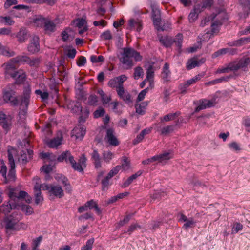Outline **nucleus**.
<instances>
[{"label": "nucleus", "instance_id": "nucleus-1", "mask_svg": "<svg viewBox=\"0 0 250 250\" xmlns=\"http://www.w3.org/2000/svg\"><path fill=\"white\" fill-rule=\"evenodd\" d=\"M10 200L6 204H2L0 207V211L7 214L12 209L17 208L20 206L21 201L25 198L27 203H30L32 198L24 191H20L17 192L15 189H11L8 193Z\"/></svg>", "mask_w": 250, "mask_h": 250}, {"label": "nucleus", "instance_id": "nucleus-2", "mask_svg": "<svg viewBox=\"0 0 250 250\" xmlns=\"http://www.w3.org/2000/svg\"><path fill=\"white\" fill-rule=\"evenodd\" d=\"M132 58H133L136 62L141 61L143 58L140 53L133 48L130 47L123 48L121 61L123 64L125 65L126 69H131L134 65Z\"/></svg>", "mask_w": 250, "mask_h": 250}, {"label": "nucleus", "instance_id": "nucleus-3", "mask_svg": "<svg viewBox=\"0 0 250 250\" xmlns=\"http://www.w3.org/2000/svg\"><path fill=\"white\" fill-rule=\"evenodd\" d=\"M250 63L249 57H244L238 61L232 62L227 67L222 68V73H228L229 71H236L240 69H245Z\"/></svg>", "mask_w": 250, "mask_h": 250}, {"label": "nucleus", "instance_id": "nucleus-4", "mask_svg": "<svg viewBox=\"0 0 250 250\" xmlns=\"http://www.w3.org/2000/svg\"><path fill=\"white\" fill-rule=\"evenodd\" d=\"M159 40L160 42L166 47H170L174 42L178 46V49H180L183 41V35L180 33H178L174 39L172 37L168 36L161 37L160 38Z\"/></svg>", "mask_w": 250, "mask_h": 250}, {"label": "nucleus", "instance_id": "nucleus-5", "mask_svg": "<svg viewBox=\"0 0 250 250\" xmlns=\"http://www.w3.org/2000/svg\"><path fill=\"white\" fill-rule=\"evenodd\" d=\"M31 90L28 86L25 87L22 95L19 97L20 108L23 111H26L30 102Z\"/></svg>", "mask_w": 250, "mask_h": 250}, {"label": "nucleus", "instance_id": "nucleus-6", "mask_svg": "<svg viewBox=\"0 0 250 250\" xmlns=\"http://www.w3.org/2000/svg\"><path fill=\"white\" fill-rule=\"evenodd\" d=\"M3 98L6 102H10L14 106L17 105L19 100L15 97V92L10 88L6 89L3 91Z\"/></svg>", "mask_w": 250, "mask_h": 250}, {"label": "nucleus", "instance_id": "nucleus-7", "mask_svg": "<svg viewBox=\"0 0 250 250\" xmlns=\"http://www.w3.org/2000/svg\"><path fill=\"white\" fill-rule=\"evenodd\" d=\"M19 222V219L13 215L7 216L4 219L3 224L7 230H12L16 229V225Z\"/></svg>", "mask_w": 250, "mask_h": 250}, {"label": "nucleus", "instance_id": "nucleus-8", "mask_svg": "<svg viewBox=\"0 0 250 250\" xmlns=\"http://www.w3.org/2000/svg\"><path fill=\"white\" fill-rule=\"evenodd\" d=\"M2 66L4 67V73L6 77L10 76L15 78L17 77L19 72L15 71V64L14 62H11V59L6 63L3 64Z\"/></svg>", "mask_w": 250, "mask_h": 250}, {"label": "nucleus", "instance_id": "nucleus-9", "mask_svg": "<svg viewBox=\"0 0 250 250\" xmlns=\"http://www.w3.org/2000/svg\"><path fill=\"white\" fill-rule=\"evenodd\" d=\"M39 41V38L37 36H34L30 40L27 50L30 53L34 54L40 51V45Z\"/></svg>", "mask_w": 250, "mask_h": 250}, {"label": "nucleus", "instance_id": "nucleus-10", "mask_svg": "<svg viewBox=\"0 0 250 250\" xmlns=\"http://www.w3.org/2000/svg\"><path fill=\"white\" fill-rule=\"evenodd\" d=\"M86 158L84 154H82L78 162H76L73 158L74 162H70V163L75 170L82 172L83 169L86 167Z\"/></svg>", "mask_w": 250, "mask_h": 250}, {"label": "nucleus", "instance_id": "nucleus-11", "mask_svg": "<svg viewBox=\"0 0 250 250\" xmlns=\"http://www.w3.org/2000/svg\"><path fill=\"white\" fill-rule=\"evenodd\" d=\"M105 140L113 146H117L119 144V142L116 137L114 131L112 128H108L107 130Z\"/></svg>", "mask_w": 250, "mask_h": 250}, {"label": "nucleus", "instance_id": "nucleus-12", "mask_svg": "<svg viewBox=\"0 0 250 250\" xmlns=\"http://www.w3.org/2000/svg\"><path fill=\"white\" fill-rule=\"evenodd\" d=\"M63 139V135L61 131H58L57 133L56 137L52 139L47 141L46 144L49 147H57L62 144Z\"/></svg>", "mask_w": 250, "mask_h": 250}, {"label": "nucleus", "instance_id": "nucleus-13", "mask_svg": "<svg viewBox=\"0 0 250 250\" xmlns=\"http://www.w3.org/2000/svg\"><path fill=\"white\" fill-rule=\"evenodd\" d=\"M12 117L3 113H0V125L6 130L9 129L11 125Z\"/></svg>", "mask_w": 250, "mask_h": 250}, {"label": "nucleus", "instance_id": "nucleus-14", "mask_svg": "<svg viewBox=\"0 0 250 250\" xmlns=\"http://www.w3.org/2000/svg\"><path fill=\"white\" fill-rule=\"evenodd\" d=\"M214 105V104L213 101L207 99H202L199 101V105L196 107L195 111L197 112L201 110L210 107Z\"/></svg>", "mask_w": 250, "mask_h": 250}, {"label": "nucleus", "instance_id": "nucleus-15", "mask_svg": "<svg viewBox=\"0 0 250 250\" xmlns=\"http://www.w3.org/2000/svg\"><path fill=\"white\" fill-rule=\"evenodd\" d=\"M85 128L81 125L75 127L72 131V136H75L76 139L81 140L85 133Z\"/></svg>", "mask_w": 250, "mask_h": 250}, {"label": "nucleus", "instance_id": "nucleus-16", "mask_svg": "<svg viewBox=\"0 0 250 250\" xmlns=\"http://www.w3.org/2000/svg\"><path fill=\"white\" fill-rule=\"evenodd\" d=\"M49 193L57 198H62L64 196L63 191L61 186L50 185Z\"/></svg>", "mask_w": 250, "mask_h": 250}, {"label": "nucleus", "instance_id": "nucleus-17", "mask_svg": "<svg viewBox=\"0 0 250 250\" xmlns=\"http://www.w3.org/2000/svg\"><path fill=\"white\" fill-rule=\"evenodd\" d=\"M156 162L158 163H166L172 157V155L169 152H165L162 154L154 156Z\"/></svg>", "mask_w": 250, "mask_h": 250}, {"label": "nucleus", "instance_id": "nucleus-18", "mask_svg": "<svg viewBox=\"0 0 250 250\" xmlns=\"http://www.w3.org/2000/svg\"><path fill=\"white\" fill-rule=\"evenodd\" d=\"M205 62L204 58L198 59L197 57H193L188 61V69H191L195 67L199 66Z\"/></svg>", "mask_w": 250, "mask_h": 250}, {"label": "nucleus", "instance_id": "nucleus-19", "mask_svg": "<svg viewBox=\"0 0 250 250\" xmlns=\"http://www.w3.org/2000/svg\"><path fill=\"white\" fill-rule=\"evenodd\" d=\"M169 64L166 62L163 68L161 77L165 82L167 83L170 81V71L169 69Z\"/></svg>", "mask_w": 250, "mask_h": 250}, {"label": "nucleus", "instance_id": "nucleus-20", "mask_svg": "<svg viewBox=\"0 0 250 250\" xmlns=\"http://www.w3.org/2000/svg\"><path fill=\"white\" fill-rule=\"evenodd\" d=\"M142 24L139 20L130 19L128 21V27L130 30L136 29L139 32L142 29Z\"/></svg>", "mask_w": 250, "mask_h": 250}, {"label": "nucleus", "instance_id": "nucleus-21", "mask_svg": "<svg viewBox=\"0 0 250 250\" xmlns=\"http://www.w3.org/2000/svg\"><path fill=\"white\" fill-rule=\"evenodd\" d=\"M0 55L7 57H11L15 56V53L14 51L11 50L9 47L4 46L0 43Z\"/></svg>", "mask_w": 250, "mask_h": 250}, {"label": "nucleus", "instance_id": "nucleus-22", "mask_svg": "<svg viewBox=\"0 0 250 250\" xmlns=\"http://www.w3.org/2000/svg\"><path fill=\"white\" fill-rule=\"evenodd\" d=\"M59 162H62L65 160L66 162H69L73 163V156H72L70 152L67 151L62 153L57 158Z\"/></svg>", "mask_w": 250, "mask_h": 250}, {"label": "nucleus", "instance_id": "nucleus-23", "mask_svg": "<svg viewBox=\"0 0 250 250\" xmlns=\"http://www.w3.org/2000/svg\"><path fill=\"white\" fill-rule=\"evenodd\" d=\"M91 158L93 161L95 167L97 169L100 168L102 167L101 159L98 151L94 150L91 154Z\"/></svg>", "mask_w": 250, "mask_h": 250}, {"label": "nucleus", "instance_id": "nucleus-24", "mask_svg": "<svg viewBox=\"0 0 250 250\" xmlns=\"http://www.w3.org/2000/svg\"><path fill=\"white\" fill-rule=\"evenodd\" d=\"M29 59V56L27 55H18L17 57L11 59V62H14L15 64L21 63H27Z\"/></svg>", "mask_w": 250, "mask_h": 250}, {"label": "nucleus", "instance_id": "nucleus-25", "mask_svg": "<svg viewBox=\"0 0 250 250\" xmlns=\"http://www.w3.org/2000/svg\"><path fill=\"white\" fill-rule=\"evenodd\" d=\"M7 152L9 164L13 166L15 165L14 158L17 155V151L12 147H9Z\"/></svg>", "mask_w": 250, "mask_h": 250}, {"label": "nucleus", "instance_id": "nucleus-26", "mask_svg": "<svg viewBox=\"0 0 250 250\" xmlns=\"http://www.w3.org/2000/svg\"><path fill=\"white\" fill-rule=\"evenodd\" d=\"M236 53L235 49L226 48L221 49L215 52L212 55L213 58L217 57L221 55L229 53L230 54H233Z\"/></svg>", "mask_w": 250, "mask_h": 250}, {"label": "nucleus", "instance_id": "nucleus-27", "mask_svg": "<svg viewBox=\"0 0 250 250\" xmlns=\"http://www.w3.org/2000/svg\"><path fill=\"white\" fill-rule=\"evenodd\" d=\"M16 37L20 43H23L28 39L27 32L24 29H21L17 34Z\"/></svg>", "mask_w": 250, "mask_h": 250}, {"label": "nucleus", "instance_id": "nucleus-28", "mask_svg": "<svg viewBox=\"0 0 250 250\" xmlns=\"http://www.w3.org/2000/svg\"><path fill=\"white\" fill-rule=\"evenodd\" d=\"M150 130L149 129H145L143 130L139 134H138L136 138L133 140L132 143L133 145H136L141 142L145 135L149 133Z\"/></svg>", "mask_w": 250, "mask_h": 250}, {"label": "nucleus", "instance_id": "nucleus-29", "mask_svg": "<svg viewBox=\"0 0 250 250\" xmlns=\"http://www.w3.org/2000/svg\"><path fill=\"white\" fill-rule=\"evenodd\" d=\"M144 74V70L140 66L134 68L133 77L135 80H138L140 78H143Z\"/></svg>", "mask_w": 250, "mask_h": 250}, {"label": "nucleus", "instance_id": "nucleus-30", "mask_svg": "<svg viewBox=\"0 0 250 250\" xmlns=\"http://www.w3.org/2000/svg\"><path fill=\"white\" fill-rule=\"evenodd\" d=\"M68 108L69 109L71 108V111L75 113L82 112V107L81 104L78 102L75 103L74 102H73L72 104H69L68 105Z\"/></svg>", "mask_w": 250, "mask_h": 250}, {"label": "nucleus", "instance_id": "nucleus-31", "mask_svg": "<svg viewBox=\"0 0 250 250\" xmlns=\"http://www.w3.org/2000/svg\"><path fill=\"white\" fill-rule=\"evenodd\" d=\"M41 62V59L40 58L34 57L31 58L29 57L27 64L31 67L37 68L39 66Z\"/></svg>", "mask_w": 250, "mask_h": 250}, {"label": "nucleus", "instance_id": "nucleus-32", "mask_svg": "<svg viewBox=\"0 0 250 250\" xmlns=\"http://www.w3.org/2000/svg\"><path fill=\"white\" fill-rule=\"evenodd\" d=\"M181 114L180 112L177 111L175 113H170L164 116L163 119H161V121L168 122L174 120L176 117L180 116Z\"/></svg>", "mask_w": 250, "mask_h": 250}, {"label": "nucleus", "instance_id": "nucleus-33", "mask_svg": "<svg viewBox=\"0 0 250 250\" xmlns=\"http://www.w3.org/2000/svg\"><path fill=\"white\" fill-rule=\"evenodd\" d=\"M86 206H87V208H88L90 209H92L94 208L95 211L98 214H100L101 213V211L99 208L98 205L96 202H95L93 200H90L89 201H87L85 203Z\"/></svg>", "mask_w": 250, "mask_h": 250}, {"label": "nucleus", "instance_id": "nucleus-34", "mask_svg": "<svg viewBox=\"0 0 250 250\" xmlns=\"http://www.w3.org/2000/svg\"><path fill=\"white\" fill-rule=\"evenodd\" d=\"M25 200V198H23V199H22L21 202H20V206H18L17 207L18 208H21V209L25 212L27 214H28V215H30V214H31L32 213H33V208L29 206V205H21V203L22 202L23 200Z\"/></svg>", "mask_w": 250, "mask_h": 250}, {"label": "nucleus", "instance_id": "nucleus-35", "mask_svg": "<svg viewBox=\"0 0 250 250\" xmlns=\"http://www.w3.org/2000/svg\"><path fill=\"white\" fill-rule=\"evenodd\" d=\"M147 106L146 102H142L135 105L136 113L142 115L145 113L146 107Z\"/></svg>", "mask_w": 250, "mask_h": 250}, {"label": "nucleus", "instance_id": "nucleus-36", "mask_svg": "<svg viewBox=\"0 0 250 250\" xmlns=\"http://www.w3.org/2000/svg\"><path fill=\"white\" fill-rule=\"evenodd\" d=\"M191 183L193 185L194 190L197 191H198L199 188H203L206 187V185L199 181L197 178H194L191 181Z\"/></svg>", "mask_w": 250, "mask_h": 250}, {"label": "nucleus", "instance_id": "nucleus-37", "mask_svg": "<svg viewBox=\"0 0 250 250\" xmlns=\"http://www.w3.org/2000/svg\"><path fill=\"white\" fill-rule=\"evenodd\" d=\"M18 72H19V73H18L17 76V78L16 80V83L17 84L23 83L26 79V74L24 72H21L20 71Z\"/></svg>", "mask_w": 250, "mask_h": 250}, {"label": "nucleus", "instance_id": "nucleus-38", "mask_svg": "<svg viewBox=\"0 0 250 250\" xmlns=\"http://www.w3.org/2000/svg\"><path fill=\"white\" fill-rule=\"evenodd\" d=\"M122 163L121 168L124 170H127L130 168V162L129 159L126 156H123L122 157Z\"/></svg>", "mask_w": 250, "mask_h": 250}, {"label": "nucleus", "instance_id": "nucleus-39", "mask_svg": "<svg viewBox=\"0 0 250 250\" xmlns=\"http://www.w3.org/2000/svg\"><path fill=\"white\" fill-rule=\"evenodd\" d=\"M200 12V10L199 8L195 7L192 11H191L188 17H189V21L190 22H193L198 18V13Z\"/></svg>", "mask_w": 250, "mask_h": 250}, {"label": "nucleus", "instance_id": "nucleus-40", "mask_svg": "<svg viewBox=\"0 0 250 250\" xmlns=\"http://www.w3.org/2000/svg\"><path fill=\"white\" fill-rule=\"evenodd\" d=\"M146 77H147V79H150L154 82V68L153 65H149L147 69Z\"/></svg>", "mask_w": 250, "mask_h": 250}, {"label": "nucleus", "instance_id": "nucleus-41", "mask_svg": "<svg viewBox=\"0 0 250 250\" xmlns=\"http://www.w3.org/2000/svg\"><path fill=\"white\" fill-rule=\"evenodd\" d=\"M44 28L45 30L53 31L55 27V25L52 21L44 20Z\"/></svg>", "mask_w": 250, "mask_h": 250}, {"label": "nucleus", "instance_id": "nucleus-42", "mask_svg": "<svg viewBox=\"0 0 250 250\" xmlns=\"http://www.w3.org/2000/svg\"><path fill=\"white\" fill-rule=\"evenodd\" d=\"M202 42L201 41H197L193 46L188 48V52L194 53L197 51L199 49H200L202 47Z\"/></svg>", "mask_w": 250, "mask_h": 250}, {"label": "nucleus", "instance_id": "nucleus-43", "mask_svg": "<svg viewBox=\"0 0 250 250\" xmlns=\"http://www.w3.org/2000/svg\"><path fill=\"white\" fill-rule=\"evenodd\" d=\"M109 180L110 179L106 177L102 180V190L103 191L107 190L108 189L109 186L111 185Z\"/></svg>", "mask_w": 250, "mask_h": 250}, {"label": "nucleus", "instance_id": "nucleus-44", "mask_svg": "<svg viewBox=\"0 0 250 250\" xmlns=\"http://www.w3.org/2000/svg\"><path fill=\"white\" fill-rule=\"evenodd\" d=\"M103 158L106 162H109L114 156V154L111 151H104L103 154Z\"/></svg>", "mask_w": 250, "mask_h": 250}, {"label": "nucleus", "instance_id": "nucleus-45", "mask_svg": "<svg viewBox=\"0 0 250 250\" xmlns=\"http://www.w3.org/2000/svg\"><path fill=\"white\" fill-rule=\"evenodd\" d=\"M174 125H167L161 129V134L163 135H167L172 132L174 130Z\"/></svg>", "mask_w": 250, "mask_h": 250}, {"label": "nucleus", "instance_id": "nucleus-46", "mask_svg": "<svg viewBox=\"0 0 250 250\" xmlns=\"http://www.w3.org/2000/svg\"><path fill=\"white\" fill-rule=\"evenodd\" d=\"M240 3L245 11H250V0H240Z\"/></svg>", "mask_w": 250, "mask_h": 250}, {"label": "nucleus", "instance_id": "nucleus-47", "mask_svg": "<svg viewBox=\"0 0 250 250\" xmlns=\"http://www.w3.org/2000/svg\"><path fill=\"white\" fill-rule=\"evenodd\" d=\"M28 159L27 157V155L25 152L22 151L20 153V155L18 157V161L22 164H25L28 161Z\"/></svg>", "mask_w": 250, "mask_h": 250}, {"label": "nucleus", "instance_id": "nucleus-48", "mask_svg": "<svg viewBox=\"0 0 250 250\" xmlns=\"http://www.w3.org/2000/svg\"><path fill=\"white\" fill-rule=\"evenodd\" d=\"M94 241V238L89 239L86 243V245L83 246L81 250H91Z\"/></svg>", "mask_w": 250, "mask_h": 250}, {"label": "nucleus", "instance_id": "nucleus-49", "mask_svg": "<svg viewBox=\"0 0 250 250\" xmlns=\"http://www.w3.org/2000/svg\"><path fill=\"white\" fill-rule=\"evenodd\" d=\"M53 163L51 162V164H46L42 167V170L45 173L48 174L50 173L53 170V166L52 165Z\"/></svg>", "mask_w": 250, "mask_h": 250}, {"label": "nucleus", "instance_id": "nucleus-50", "mask_svg": "<svg viewBox=\"0 0 250 250\" xmlns=\"http://www.w3.org/2000/svg\"><path fill=\"white\" fill-rule=\"evenodd\" d=\"M108 85L111 87L116 88V89L119 88L120 86V84L118 81V79L116 78L110 80L108 82Z\"/></svg>", "mask_w": 250, "mask_h": 250}, {"label": "nucleus", "instance_id": "nucleus-51", "mask_svg": "<svg viewBox=\"0 0 250 250\" xmlns=\"http://www.w3.org/2000/svg\"><path fill=\"white\" fill-rule=\"evenodd\" d=\"M10 169L9 171L8 174V177L9 180H14L15 177V165H10Z\"/></svg>", "mask_w": 250, "mask_h": 250}, {"label": "nucleus", "instance_id": "nucleus-52", "mask_svg": "<svg viewBox=\"0 0 250 250\" xmlns=\"http://www.w3.org/2000/svg\"><path fill=\"white\" fill-rule=\"evenodd\" d=\"M42 239V236H40L33 240L32 250H38L37 247L39 246Z\"/></svg>", "mask_w": 250, "mask_h": 250}, {"label": "nucleus", "instance_id": "nucleus-53", "mask_svg": "<svg viewBox=\"0 0 250 250\" xmlns=\"http://www.w3.org/2000/svg\"><path fill=\"white\" fill-rule=\"evenodd\" d=\"M149 90V87H147L146 88L144 89L143 90H142L138 95V97H137V102H140L142 100H143L144 98H145V96H146V94L147 93V92L148 91V90Z\"/></svg>", "mask_w": 250, "mask_h": 250}, {"label": "nucleus", "instance_id": "nucleus-54", "mask_svg": "<svg viewBox=\"0 0 250 250\" xmlns=\"http://www.w3.org/2000/svg\"><path fill=\"white\" fill-rule=\"evenodd\" d=\"M104 58L102 56H96L92 55L90 57V60L93 63L100 62L104 61Z\"/></svg>", "mask_w": 250, "mask_h": 250}, {"label": "nucleus", "instance_id": "nucleus-55", "mask_svg": "<svg viewBox=\"0 0 250 250\" xmlns=\"http://www.w3.org/2000/svg\"><path fill=\"white\" fill-rule=\"evenodd\" d=\"M101 37L103 40H107L111 39L112 38V36L110 31H106L101 34Z\"/></svg>", "mask_w": 250, "mask_h": 250}, {"label": "nucleus", "instance_id": "nucleus-56", "mask_svg": "<svg viewBox=\"0 0 250 250\" xmlns=\"http://www.w3.org/2000/svg\"><path fill=\"white\" fill-rule=\"evenodd\" d=\"M98 101V97L95 95H91L88 98V104L91 105L96 104Z\"/></svg>", "mask_w": 250, "mask_h": 250}, {"label": "nucleus", "instance_id": "nucleus-57", "mask_svg": "<svg viewBox=\"0 0 250 250\" xmlns=\"http://www.w3.org/2000/svg\"><path fill=\"white\" fill-rule=\"evenodd\" d=\"M229 147L235 151H239L241 148L239 144L236 142H232L228 145Z\"/></svg>", "mask_w": 250, "mask_h": 250}, {"label": "nucleus", "instance_id": "nucleus-58", "mask_svg": "<svg viewBox=\"0 0 250 250\" xmlns=\"http://www.w3.org/2000/svg\"><path fill=\"white\" fill-rule=\"evenodd\" d=\"M35 93L37 95H40L41 97L43 99H47L48 97V94L46 92H42L41 90H37L35 91Z\"/></svg>", "mask_w": 250, "mask_h": 250}, {"label": "nucleus", "instance_id": "nucleus-59", "mask_svg": "<svg viewBox=\"0 0 250 250\" xmlns=\"http://www.w3.org/2000/svg\"><path fill=\"white\" fill-rule=\"evenodd\" d=\"M17 3V0H7L4 3V7L5 9H8L12 5H16Z\"/></svg>", "mask_w": 250, "mask_h": 250}, {"label": "nucleus", "instance_id": "nucleus-60", "mask_svg": "<svg viewBox=\"0 0 250 250\" xmlns=\"http://www.w3.org/2000/svg\"><path fill=\"white\" fill-rule=\"evenodd\" d=\"M77 51L74 48L69 49L67 50V56L71 59H74L76 56Z\"/></svg>", "mask_w": 250, "mask_h": 250}, {"label": "nucleus", "instance_id": "nucleus-61", "mask_svg": "<svg viewBox=\"0 0 250 250\" xmlns=\"http://www.w3.org/2000/svg\"><path fill=\"white\" fill-rule=\"evenodd\" d=\"M105 113V110L103 108H100L99 109L96 110L94 112V116L95 118H99L101 116H102Z\"/></svg>", "mask_w": 250, "mask_h": 250}, {"label": "nucleus", "instance_id": "nucleus-62", "mask_svg": "<svg viewBox=\"0 0 250 250\" xmlns=\"http://www.w3.org/2000/svg\"><path fill=\"white\" fill-rule=\"evenodd\" d=\"M41 157L42 159L45 160V163H49L51 161L50 154L49 153H41Z\"/></svg>", "mask_w": 250, "mask_h": 250}, {"label": "nucleus", "instance_id": "nucleus-63", "mask_svg": "<svg viewBox=\"0 0 250 250\" xmlns=\"http://www.w3.org/2000/svg\"><path fill=\"white\" fill-rule=\"evenodd\" d=\"M130 220V216H126L123 220L120 221L118 224V227L119 228L124 225L127 224Z\"/></svg>", "mask_w": 250, "mask_h": 250}, {"label": "nucleus", "instance_id": "nucleus-64", "mask_svg": "<svg viewBox=\"0 0 250 250\" xmlns=\"http://www.w3.org/2000/svg\"><path fill=\"white\" fill-rule=\"evenodd\" d=\"M86 63V58L83 56H80L77 62V64L79 66L84 65Z\"/></svg>", "mask_w": 250, "mask_h": 250}]
</instances>
